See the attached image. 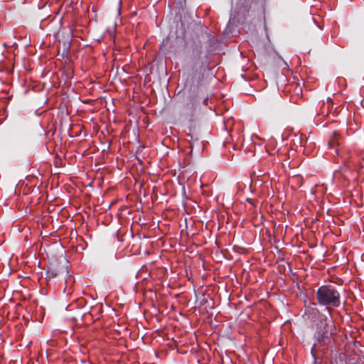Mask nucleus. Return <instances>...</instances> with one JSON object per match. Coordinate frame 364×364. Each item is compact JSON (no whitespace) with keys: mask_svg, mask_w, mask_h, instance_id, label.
Masks as SVG:
<instances>
[{"mask_svg":"<svg viewBox=\"0 0 364 364\" xmlns=\"http://www.w3.org/2000/svg\"><path fill=\"white\" fill-rule=\"evenodd\" d=\"M318 328L317 331V340L319 343L324 342L325 338H328L332 334L333 326L329 323L327 318L321 319L319 323Z\"/></svg>","mask_w":364,"mask_h":364,"instance_id":"7ed1b4c3","label":"nucleus"},{"mask_svg":"<svg viewBox=\"0 0 364 364\" xmlns=\"http://www.w3.org/2000/svg\"><path fill=\"white\" fill-rule=\"evenodd\" d=\"M198 96H189L186 97L182 109V114L187 119H191L199 103L197 100Z\"/></svg>","mask_w":364,"mask_h":364,"instance_id":"f03ea898","label":"nucleus"},{"mask_svg":"<svg viewBox=\"0 0 364 364\" xmlns=\"http://www.w3.org/2000/svg\"><path fill=\"white\" fill-rule=\"evenodd\" d=\"M93 101V100H90V99H88V100H85L84 101H82L84 103H90V102Z\"/></svg>","mask_w":364,"mask_h":364,"instance_id":"6e6552de","label":"nucleus"},{"mask_svg":"<svg viewBox=\"0 0 364 364\" xmlns=\"http://www.w3.org/2000/svg\"><path fill=\"white\" fill-rule=\"evenodd\" d=\"M59 274V271L57 269L49 267L46 272V279L49 281L51 279L55 278Z\"/></svg>","mask_w":364,"mask_h":364,"instance_id":"20e7f679","label":"nucleus"},{"mask_svg":"<svg viewBox=\"0 0 364 364\" xmlns=\"http://www.w3.org/2000/svg\"><path fill=\"white\" fill-rule=\"evenodd\" d=\"M338 144V139H337V136L336 135V134H334V136L332 137L328 142V145L329 147H333L335 146L336 145Z\"/></svg>","mask_w":364,"mask_h":364,"instance_id":"39448f33","label":"nucleus"},{"mask_svg":"<svg viewBox=\"0 0 364 364\" xmlns=\"http://www.w3.org/2000/svg\"><path fill=\"white\" fill-rule=\"evenodd\" d=\"M280 66L282 67V69H287L289 68L288 64L284 60H282V65H280Z\"/></svg>","mask_w":364,"mask_h":364,"instance_id":"423d86ee","label":"nucleus"},{"mask_svg":"<svg viewBox=\"0 0 364 364\" xmlns=\"http://www.w3.org/2000/svg\"><path fill=\"white\" fill-rule=\"evenodd\" d=\"M203 103L205 105H207V102H208V97L205 96V97H203Z\"/></svg>","mask_w":364,"mask_h":364,"instance_id":"0eeeda50","label":"nucleus"},{"mask_svg":"<svg viewBox=\"0 0 364 364\" xmlns=\"http://www.w3.org/2000/svg\"><path fill=\"white\" fill-rule=\"evenodd\" d=\"M316 299L318 303L322 306L338 307L341 304L339 292L331 285L320 287L316 292Z\"/></svg>","mask_w":364,"mask_h":364,"instance_id":"f257e3e1","label":"nucleus"}]
</instances>
